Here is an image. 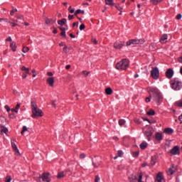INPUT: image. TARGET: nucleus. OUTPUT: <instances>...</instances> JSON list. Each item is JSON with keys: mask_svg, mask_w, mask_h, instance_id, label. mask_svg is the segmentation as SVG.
Instances as JSON below:
<instances>
[{"mask_svg": "<svg viewBox=\"0 0 182 182\" xmlns=\"http://www.w3.org/2000/svg\"><path fill=\"white\" fill-rule=\"evenodd\" d=\"M86 26H85V24H81L80 26V31H83V29H85V28Z\"/></svg>", "mask_w": 182, "mask_h": 182, "instance_id": "3c124183", "label": "nucleus"}, {"mask_svg": "<svg viewBox=\"0 0 182 182\" xmlns=\"http://www.w3.org/2000/svg\"><path fill=\"white\" fill-rule=\"evenodd\" d=\"M65 177V173L63 171L59 172L57 175L58 178H63Z\"/></svg>", "mask_w": 182, "mask_h": 182, "instance_id": "2f4dec72", "label": "nucleus"}, {"mask_svg": "<svg viewBox=\"0 0 182 182\" xmlns=\"http://www.w3.org/2000/svg\"><path fill=\"white\" fill-rule=\"evenodd\" d=\"M47 75H48V76H53V73L48 72V73H47Z\"/></svg>", "mask_w": 182, "mask_h": 182, "instance_id": "0e129e2a", "label": "nucleus"}, {"mask_svg": "<svg viewBox=\"0 0 182 182\" xmlns=\"http://www.w3.org/2000/svg\"><path fill=\"white\" fill-rule=\"evenodd\" d=\"M85 158H86V154H85V153L80 154V159L81 160H82L83 159H85Z\"/></svg>", "mask_w": 182, "mask_h": 182, "instance_id": "c03bdc74", "label": "nucleus"}, {"mask_svg": "<svg viewBox=\"0 0 182 182\" xmlns=\"http://www.w3.org/2000/svg\"><path fill=\"white\" fill-rule=\"evenodd\" d=\"M171 89L173 90H180L182 87V82L178 78H173L170 81Z\"/></svg>", "mask_w": 182, "mask_h": 182, "instance_id": "f03ea898", "label": "nucleus"}, {"mask_svg": "<svg viewBox=\"0 0 182 182\" xmlns=\"http://www.w3.org/2000/svg\"><path fill=\"white\" fill-rule=\"evenodd\" d=\"M151 76L155 80H157V79H159V77H160V71L159 70V68L157 67L152 68V70H151Z\"/></svg>", "mask_w": 182, "mask_h": 182, "instance_id": "423d86ee", "label": "nucleus"}, {"mask_svg": "<svg viewBox=\"0 0 182 182\" xmlns=\"http://www.w3.org/2000/svg\"><path fill=\"white\" fill-rule=\"evenodd\" d=\"M1 127H2V129L1 130V133H4L5 134H8V128L5 127L4 125H1Z\"/></svg>", "mask_w": 182, "mask_h": 182, "instance_id": "cd10ccee", "label": "nucleus"}, {"mask_svg": "<svg viewBox=\"0 0 182 182\" xmlns=\"http://www.w3.org/2000/svg\"><path fill=\"white\" fill-rule=\"evenodd\" d=\"M143 180V173H140L139 175V178H137V181H141Z\"/></svg>", "mask_w": 182, "mask_h": 182, "instance_id": "ea45409f", "label": "nucleus"}, {"mask_svg": "<svg viewBox=\"0 0 182 182\" xmlns=\"http://www.w3.org/2000/svg\"><path fill=\"white\" fill-rule=\"evenodd\" d=\"M173 75H174V70H173V69L171 68H168L166 72V77L168 79H171V77H173Z\"/></svg>", "mask_w": 182, "mask_h": 182, "instance_id": "ddd939ff", "label": "nucleus"}, {"mask_svg": "<svg viewBox=\"0 0 182 182\" xmlns=\"http://www.w3.org/2000/svg\"><path fill=\"white\" fill-rule=\"evenodd\" d=\"M171 156H178L180 155V147L178 146H175L168 151Z\"/></svg>", "mask_w": 182, "mask_h": 182, "instance_id": "6e6552de", "label": "nucleus"}, {"mask_svg": "<svg viewBox=\"0 0 182 182\" xmlns=\"http://www.w3.org/2000/svg\"><path fill=\"white\" fill-rule=\"evenodd\" d=\"M92 164L94 168H98L102 163V158L100 156H95L94 158H91Z\"/></svg>", "mask_w": 182, "mask_h": 182, "instance_id": "20e7f679", "label": "nucleus"}, {"mask_svg": "<svg viewBox=\"0 0 182 182\" xmlns=\"http://www.w3.org/2000/svg\"><path fill=\"white\" fill-rule=\"evenodd\" d=\"M140 148L141 149V150H146V149H147V144L145 141H143L140 144Z\"/></svg>", "mask_w": 182, "mask_h": 182, "instance_id": "bb28decb", "label": "nucleus"}, {"mask_svg": "<svg viewBox=\"0 0 182 182\" xmlns=\"http://www.w3.org/2000/svg\"><path fill=\"white\" fill-rule=\"evenodd\" d=\"M176 19H177L178 21H180V19H181V18H182L181 14H177V16H176Z\"/></svg>", "mask_w": 182, "mask_h": 182, "instance_id": "8fccbe9b", "label": "nucleus"}, {"mask_svg": "<svg viewBox=\"0 0 182 182\" xmlns=\"http://www.w3.org/2000/svg\"><path fill=\"white\" fill-rule=\"evenodd\" d=\"M11 41H12V37L11 36H9V38H7L6 39V42H11Z\"/></svg>", "mask_w": 182, "mask_h": 182, "instance_id": "bf43d9fd", "label": "nucleus"}, {"mask_svg": "<svg viewBox=\"0 0 182 182\" xmlns=\"http://www.w3.org/2000/svg\"><path fill=\"white\" fill-rule=\"evenodd\" d=\"M66 18H62L61 20H58L57 21L58 25H60V26H63V25L66 24Z\"/></svg>", "mask_w": 182, "mask_h": 182, "instance_id": "393cba45", "label": "nucleus"}, {"mask_svg": "<svg viewBox=\"0 0 182 182\" xmlns=\"http://www.w3.org/2000/svg\"><path fill=\"white\" fill-rule=\"evenodd\" d=\"M25 132H28V127H26V126H23L22 131H21V134L23 135V134L25 133Z\"/></svg>", "mask_w": 182, "mask_h": 182, "instance_id": "4c0bfd02", "label": "nucleus"}, {"mask_svg": "<svg viewBox=\"0 0 182 182\" xmlns=\"http://www.w3.org/2000/svg\"><path fill=\"white\" fill-rule=\"evenodd\" d=\"M46 25H53V23H55V22H56V19H53V18H46Z\"/></svg>", "mask_w": 182, "mask_h": 182, "instance_id": "6ab92c4d", "label": "nucleus"}, {"mask_svg": "<svg viewBox=\"0 0 182 182\" xmlns=\"http://www.w3.org/2000/svg\"><path fill=\"white\" fill-rule=\"evenodd\" d=\"M178 120L182 123V114L178 117Z\"/></svg>", "mask_w": 182, "mask_h": 182, "instance_id": "69168bd1", "label": "nucleus"}, {"mask_svg": "<svg viewBox=\"0 0 182 182\" xmlns=\"http://www.w3.org/2000/svg\"><path fill=\"white\" fill-rule=\"evenodd\" d=\"M174 168V164L172 165L171 168H169L167 173L168 176H173V174H174V173H176V170L173 169Z\"/></svg>", "mask_w": 182, "mask_h": 182, "instance_id": "412c9836", "label": "nucleus"}, {"mask_svg": "<svg viewBox=\"0 0 182 182\" xmlns=\"http://www.w3.org/2000/svg\"><path fill=\"white\" fill-rule=\"evenodd\" d=\"M12 181V178L11 176H6L5 182H11Z\"/></svg>", "mask_w": 182, "mask_h": 182, "instance_id": "79ce46f5", "label": "nucleus"}, {"mask_svg": "<svg viewBox=\"0 0 182 182\" xmlns=\"http://www.w3.org/2000/svg\"><path fill=\"white\" fill-rule=\"evenodd\" d=\"M124 46V41H116L114 43V49H122V48Z\"/></svg>", "mask_w": 182, "mask_h": 182, "instance_id": "f8f14e48", "label": "nucleus"}, {"mask_svg": "<svg viewBox=\"0 0 182 182\" xmlns=\"http://www.w3.org/2000/svg\"><path fill=\"white\" fill-rule=\"evenodd\" d=\"M146 114L148 116H154V114H156V112L154 109H149V112H146Z\"/></svg>", "mask_w": 182, "mask_h": 182, "instance_id": "7c9ffc66", "label": "nucleus"}, {"mask_svg": "<svg viewBox=\"0 0 182 182\" xmlns=\"http://www.w3.org/2000/svg\"><path fill=\"white\" fill-rule=\"evenodd\" d=\"M60 35L61 36L66 38V31H61Z\"/></svg>", "mask_w": 182, "mask_h": 182, "instance_id": "864d4df0", "label": "nucleus"}, {"mask_svg": "<svg viewBox=\"0 0 182 182\" xmlns=\"http://www.w3.org/2000/svg\"><path fill=\"white\" fill-rule=\"evenodd\" d=\"M155 182H166V179H164V176L161 172H159L156 175Z\"/></svg>", "mask_w": 182, "mask_h": 182, "instance_id": "9b49d317", "label": "nucleus"}, {"mask_svg": "<svg viewBox=\"0 0 182 182\" xmlns=\"http://www.w3.org/2000/svg\"><path fill=\"white\" fill-rule=\"evenodd\" d=\"M73 18H74L73 15H70V14L68 15V20L69 21H72V19H73Z\"/></svg>", "mask_w": 182, "mask_h": 182, "instance_id": "13d9d810", "label": "nucleus"}, {"mask_svg": "<svg viewBox=\"0 0 182 182\" xmlns=\"http://www.w3.org/2000/svg\"><path fill=\"white\" fill-rule=\"evenodd\" d=\"M76 26H79V22L73 23V28H75Z\"/></svg>", "mask_w": 182, "mask_h": 182, "instance_id": "052dcab7", "label": "nucleus"}, {"mask_svg": "<svg viewBox=\"0 0 182 182\" xmlns=\"http://www.w3.org/2000/svg\"><path fill=\"white\" fill-rule=\"evenodd\" d=\"M68 11L70 14H74L75 13V9H72V6L69 7Z\"/></svg>", "mask_w": 182, "mask_h": 182, "instance_id": "49530a36", "label": "nucleus"}, {"mask_svg": "<svg viewBox=\"0 0 182 182\" xmlns=\"http://www.w3.org/2000/svg\"><path fill=\"white\" fill-rule=\"evenodd\" d=\"M114 6L118 11H119V12H122V11H123V7H120V4H115Z\"/></svg>", "mask_w": 182, "mask_h": 182, "instance_id": "72a5a7b5", "label": "nucleus"}, {"mask_svg": "<svg viewBox=\"0 0 182 182\" xmlns=\"http://www.w3.org/2000/svg\"><path fill=\"white\" fill-rule=\"evenodd\" d=\"M19 107H21V104H17L16 106V107H15V109H16V110H18V109H19Z\"/></svg>", "mask_w": 182, "mask_h": 182, "instance_id": "e2e57ef3", "label": "nucleus"}, {"mask_svg": "<svg viewBox=\"0 0 182 182\" xmlns=\"http://www.w3.org/2000/svg\"><path fill=\"white\" fill-rule=\"evenodd\" d=\"M106 5H109V6H114L115 3L113 2V0H105Z\"/></svg>", "mask_w": 182, "mask_h": 182, "instance_id": "a878e982", "label": "nucleus"}, {"mask_svg": "<svg viewBox=\"0 0 182 182\" xmlns=\"http://www.w3.org/2000/svg\"><path fill=\"white\" fill-rule=\"evenodd\" d=\"M146 42V40L144 38H134L131 39L127 42V46H130L132 45H143Z\"/></svg>", "mask_w": 182, "mask_h": 182, "instance_id": "7ed1b4c3", "label": "nucleus"}, {"mask_svg": "<svg viewBox=\"0 0 182 182\" xmlns=\"http://www.w3.org/2000/svg\"><path fill=\"white\" fill-rule=\"evenodd\" d=\"M82 73H83V75H86V76H88V75H89V73H90L84 70V71H82Z\"/></svg>", "mask_w": 182, "mask_h": 182, "instance_id": "680f3d73", "label": "nucleus"}, {"mask_svg": "<svg viewBox=\"0 0 182 182\" xmlns=\"http://www.w3.org/2000/svg\"><path fill=\"white\" fill-rule=\"evenodd\" d=\"M63 52L65 53H68V46H65V47L63 48Z\"/></svg>", "mask_w": 182, "mask_h": 182, "instance_id": "6e6d98bb", "label": "nucleus"}, {"mask_svg": "<svg viewBox=\"0 0 182 182\" xmlns=\"http://www.w3.org/2000/svg\"><path fill=\"white\" fill-rule=\"evenodd\" d=\"M33 114L31 115V117H42L43 116L42 109H39L36 108V109H34L32 111Z\"/></svg>", "mask_w": 182, "mask_h": 182, "instance_id": "1a4fd4ad", "label": "nucleus"}, {"mask_svg": "<svg viewBox=\"0 0 182 182\" xmlns=\"http://www.w3.org/2000/svg\"><path fill=\"white\" fill-rule=\"evenodd\" d=\"M27 75H29V68H26V70H24Z\"/></svg>", "mask_w": 182, "mask_h": 182, "instance_id": "338daca9", "label": "nucleus"}, {"mask_svg": "<svg viewBox=\"0 0 182 182\" xmlns=\"http://www.w3.org/2000/svg\"><path fill=\"white\" fill-rule=\"evenodd\" d=\"M156 163H157V156L154 155L151 158V166H155Z\"/></svg>", "mask_w": 182, "mask_h": 182, "instance_id": "4be33fe9", "label": "nucleus"}, {"mask_svg": "<svg viewBox=\"0 0 182 182\" xmlns=\"http://www.w3.org/2000/svg\"><path fill=\"white\" fill-rule=\"evenodd\" d=\"M49 176H50V173H43L42 176H39L38 180L41 182L42 180L44 182H50V179L49 178Z\"/></svg>", "mask_w": 182, "mask_h": 182, "instance_id": "0eeeda50", "label": "nucleus"}, {"mask_svg": "<svg viewBox=\"0 0 182 182\" xmlns=\"http://www.w3.org/2000/svg\"><path fill=\"white\" fill-rule=\"evenodd\" d=\"M174 105L176 107H182V100L175 102Z\"/></svg>", "mask_w": 182, "mask_h": 182, "instance_id": "c756f323", "label": "nucleus"}, {"mask_svg": "<svg viewBox=\"0 0 182 182\" xmlns=\"http://www.w3.org/2000/svg\"><path fill=\"white\" fill-rule=\"evenodd\" d=\"M47 83L51 86V87H53V85H55V77H50L47 79Z\"/></svg>", "mask_w": 182, "mask_h": 182, "instance_id": "dca6fc26", "label": "nucleus"}, {"mask_svg": "<svg viewBox=\"0 0 182 182\" xmlns=\"http://www.w3.org/2000/svg\"><path fill=\"white\" fill-rule=\"evenodd\" d=\"M117 154H118V157H122V156H123V151L119 150L117 152Z\"/></svg>", "mask_w": 182, "mask_h": 182, "instance_id": "a18cd8bd", "label": "nucleus"}, {"mask_svg": "<svg viewBox=\"0 0 182 182\" xmlns=\"http://www.w3.org/2000/svg\"><path fill=\"white\" fill-rule=\"evenodd\" d=\"M31 105L32 112L33 110H36V109H38V105H36V101L32 100L31 102Z\"/></svg>", "mask_w": 182, "mask_h": 182, "instance_id": "5701e85b", "label": "nucleus"}, {"mask_svg": "<svg viewBox=\"0 0 182 182\" xmlns=\"http://www.w3.org/2000/svg\"><path fill=\"white\" fill-rule=\"evenodd\" d=\"M105 93L106 95H110L112 93H113V90H112L110 87H107L105 89Z\"/></svg>", "mask_w": 182, "mask_h": 182, "instance_id": "c85d7f7f", "label": "nucleus"}, {"mask_svg": "<svg viewBox=\"0 0 182 182\" xmlns=\"http://www.w3.org/2000/svg\"><path fill=\"white\" fill-rule=\"evenodd\" d=\"M4 108L6 109V112H11V108L8 105H5Z\"/></svg>", "mask_w": 182, "mask_h": 182, "instance_id": "5fc2aeb1", "label": "nucleus"}, {"mask_svg": "<svg viewBox=\"0 0 182 182\" xmlns=\"http://www.w3.org/2000/svg\"><path fill=\"white\" fill-rule=\"evenodd\" d=\"M129 66H130V61L129 59L124 58L116 64L115 68L117 70H127Z\"/></svg>", "mask_w": 182, "mask_h": 182, "instance_id": "f257e3e1", "label": "nucleus"}, {"mask_svg": "<svg viewBox=\"0 0 182 182\" xmlns=\"http://www.w3.org/2000/svg\"><path fill=\"white\" fill-rule=\"evenodd\" d=\"M100 181V177H99V176H95V182H99Z\"/></svg>", "mask_w": 182, "mask_h": 182, "instance_id": "603ef678", "label": "nucleus"}, {"mask_svg": "<svg viewBox=\"0 0 182 182\" xmlns=\"http://www.w3.org/2000/svg\"><path fill=\"white\" fill-rule=\"evenodd\" d=\"M11 146L13 148L14 151L16 153V154H19V149H18V146H16V144L15 142L11 141Z\"/></svg>", "mask_w": 182, "mask_h": 182, "instance_id": "a211bd4d", "label": "nucleus"}, {"mask_svg": "<svg viewBox=\"0 0 182 182\" xmlns=\"http://www.w3.org/2000/svg\"><path fill=\"white\" fill-rule=\"evenodd\" d=\"M81 12H82V10L77 9V11H75L74 14L75 16H77V15H79V14H80Z\"/></svg>", "mask_w": 182, "mask_h": 182, "instance_id": "37998d69", "label": "nucleus"}, {"mask_svg": "<svg viewBox=\"0 0 182 182\" xmlns=\"http://www.w3.org/2000/svg\"><path fill=\"white\" fill-rule=\"evenodd\" d=\"M119 124L121 126H124V124H126V120L124 119H119Z\"/></svg>", "mask_w": 182, "mask_h": 182, "instance_id": "f704fd0d", "label": "nucleus"}, {"mask_svg": "<svg viewBox=\"0 0 182 182\" xmlns=\"http://www.w3.org/2000/svg\"><path fill=\"white\" fill-rule=\"evenodd\" d=\"M155 139L157 141H161V140H163V134L156 132L155 134Z\"/></svg>", "mask_w": 182, "mask_h": 182, "instance_id": "f3484780", "label": "nucleus"}, {"mask_svg": "<svg viewBox=\"0 0 182 182\" xmlns=\"http://www.w3.org/2000/svg\"><path fill=\"white\" fill-rule=\"evenodd\" d=\"M151 97H153L151 95H149V97H146L145 98L146 103H150V100H151Z\"/></svg>", "mask_w": 182, "mask_h": 182, "instance_id": "e433bc0d", "label": "nucleus"}, {"mask_svg": "<svg viewBox=\"0 0 182 182\" xmlns=\"http://www.w3.org/2000/svg\"><path fill=\"white\" fill-rule=\"evenodd\" d=\"M149 92L151 94V96H152V97L156 96V95H158L160 93V91L156 87H149Z\"/></svg>", "mask_w": 182, "mask_h": 182, "instance_id": "9d476101", "label": "nucleus"}, {"mask_svg": "<svg viewBox=\"0 0 182 182\" xmlns=\"http://www.w3.org/2000/svg\"><path fill=\"white\" fill-rule=\"evenodd\" d=\"M139 151H134L132 153L133 157H139Z\"/></svg>", "mask_w": 182, "mask_h": 182, "instance_id": "c9c22d12", "label": "nucleus"}, {"mask_svg": "<svg viewBox=\"0 0 182 182\" xmlns=\"http://www.w3.org/2000/svg\"><path fill=\"white\" fill-rule=\"evenodd\" d=\"M10 111L12 112L13 113L14 112L18 113V109H16V108L15 109L12 108V109H10Z\"/></svg>", "mask_w": 182, "mask_h": 182, "instance_id": "4d7b16f0", "label": "nucleus"}, {"mask_svg": "<svg viewBox=\"0 0 182 182\" xmlns=\"http://www.w3.org/2000/svg\"><path fill=\"white\" fill-rule=\"evenodd\" d=\"M145 136L148 137L149 141H150V137L153 136V130L151 129H148L145 131Z\"/></svg>", "mask_w": 182, "mask_h": 182, "instance_id": "2eb2a0df", "label": "nucleus"}, {"mask_svg": "<svg viewBox=\"0 0 182 182\" xmlns=\"http://www.w3.org/2000/svg\"><path fill=\"white\" fill-rule=\"evenodd\" d=\"M15 12H18V9H13L11 12L10 14L11 15V16H14V14H15Z\"/></svg>", "mask_w": 182, "mask_h": 182, "instance_id": "a19ab883", "label": "nucleus"}, {"mask_svg": "<svg viewBox=\"0 0 182 182\" xmlns=\"http://www.w3.org/2000/svg\"><path fill=\"white\" fill-rule=\"evenodd\" d=\"M22 52H23V53H27V52H29V48L28 47H23L22 49Z\"/></svg>", "mask_w": 182, "mask_h": 182, "instance_id": "58836bf2", "label": "nucleus"}, {"mask_svg": "<svg viewBox=\"0 0 182 182\" xmlns=\"http://www.w3.org/2000/svg\"><path fill=\"white\" fill-rule=\"evenodd\" d=\"M129 182H137V176L129 177Z\"/></svg>", "mask_w": 182, "mask_h": 182, "instance_id": "473e14b6", "label": "nucleus"}, {"mask_svg": "<svg viewBox=\"0 0 182 182\" xmlns=\"http://www.w3.org/2000/svg\"><path fill=\"white\" fill-rule=\"evenodd\" d=\"M164 133L165 134H173V133H174V129L171 128H166L164 130Z\"/></svg>", "mask_w": 182, "mask_h": 182, "instance_id": "aec40b11", "label": "nucleus"}, {"mask_svg": "<svg viewBox=\"0 0 182 182\" xmlns=\"http://www.w3.org/2000/svg\"><path fill=\"white\" fill-rule=\"evenodd\" d=\"M151 2L154 5H157V4H159V0H151Z\"/></svg>", "mask_w": 182, "mask_h": 182, "instance_id": "de8ad7c7", "label": "nucleus"}, {"mask_svg": "<svg viewBox=\"0 0 182 182\" xmlns=\"http://www.w3.org/2000/svg\"><path fill=\"white\" fill-rule=\"evenodd\" d=\"M167 39H168V36L167 34H163L159 40V42L162 44L167 43Z\"/></svg>", "mask_w": 182, "mask_h": 182, "instance_id": "4468645a", "label": "nucleus"}, {"mask_svg": "<svg viewBox=\"0 0 182 182\" xmlns=\"http://www.w3.org/2000/svg\"><path fill=\"white\" fill-rule=\"evenodd\" d=\"M152 99L158 106H160L161 103H163V95L161 92L156 94V95H153Z\"/></svg>", "mask_w": 182, "mask_h": 182, "instance_id": "39448f33", "label": "nucleus"}, {"mask_svg": "<svg viewBox=\"0 0 182 182\" xmlns=\"http://www.w3.org/2000/svg\"><path fill=\"white\" fill-rule=\"evenodd\" d=\"M10 48L13 52H16V43L15 41L11 42L10 44Z\"/></svg>", "mask_w": 182, "mask_h": 182, "instance_id": "b1692460", "label": "nucleus"}, {"mask_svg": "<svg viewBox=\"0 0 182 182\" xmlns=\"http://www.w3.org/2000/svg\"><path fill=\"white\" fill-rule=\"evenodd\" d=\"M58 28H59L60 31H61V32H65V31H68V28H65L64 27H60V26Z\"/></svg>", "mask_w": 182, "mask_h": 182, "instance_id": "09e8293b", "label": "nucleus"}, {"mask_svg": "<svg viewBox=\"0 0 182 182\" xmlns=\"http://www.w3.org/2000/svg\"><path fill=\"white\" fill-rule=\"evenodd\" d=\"M179 63H182V56L178 58Z\"/></svg>", "mask_w": 182, "mask_h": 182, "instance_id": "774afa93", "label": "nucleus"}]
</instances>
